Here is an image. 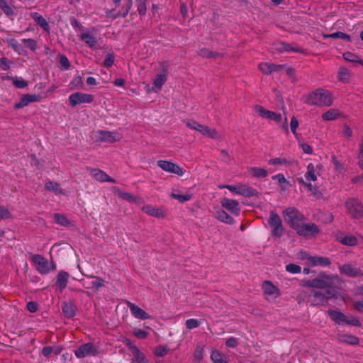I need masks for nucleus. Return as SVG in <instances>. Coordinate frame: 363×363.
<instances>
[{
    "label": "nucleus",
    "mask_w": 363,
    "mask_h": 363,
    "mask_svg": "<svg viewBox=\"0 0 363 363\" xmlns=\"http://www.w3.org/2000/svg\"><path fill=\"white\" fill-rule=\"evenodd\" d=\"M295 230L299 235L303 237L315 236L320 232L318 227L315 223H300Z\"/></svg>",
    "instance_id": "nucleus-11"
},
{
    "label": "nucleus",
    "mask_w": 363,
    "mask_h": 363,
    "mask_svg": "<svg viewBox=\"0 0 363 363\" xmlns=\"http://www.w3.org/2000/svg\"><path fill=\"white\" fill-rule=\"evenodd\" d=\"M198 55L205 58H217L223 57L222 53L212 52L209 49L206 48H200L198 51Z\"/></svg>",
    "instance_id": "nucleus-36"
},
{
    "label": "nucleus",
    "mask_w": 363,
    "mask_h": 363,
    "mask_svg": "<svg viewBox=\"0 0 363 363\" xmlns=\"http://www.w3.org/2000/svg\"><path fill=\"white\" fill-rule=\"evenodd\" d=\"M128 345H129V343ZM130 349L133 357L132 363H147L145 354L141 352L136 346L130 344Z\"/></svg>",
    "instance_id": "nucleus-28"
},
{
    "label": "nucleus",
    "mask_w": 363,
    "mask_h": 363,
    "mask_svg": "<svg viewBox=\"0 0 363 363\" xmlns=\"http://www.w3.org/2000/svg\"><path fill=\"white\" fill-rule=\"evenodd\" d=\"M248 171L252 176L257 178H264L268 175L267 171L260 167H251Z\"/></svg>",
    "instance_id": "nucleus-42"
},
{
    "label": "nucleus",
    "mask_w": 363,
    "mask_h": 363,
    "mask_svg": "<svg viewBox=\"0 0 363 363\" xmlns=\"http://www.w3.org/2000/svg\"><path fill=\"white\" fill-rule=\"evenodd\" d=\"M114 55L113 54L108 53L104 61V65L106 67H111L114 63Z\"/></svg>",
    "instance_id": "nucleus-64"
},
{
    "label": "nucleus",
    "mask_w": 363,
    "mask_h": 363,
    "mask_svg": "<svg viewBox=\"0 0 363 363\" xmlns=\"http://www.w3.org/2000/svg\"><path fill=\"white\" fill-rule=\"evenodd\" d=\"M276 49L280 52H296V53H304V50L298 46H292L286 43L278 42L276 44Z\"/></svg>",
    "instance_id": "nucleus-22"
},
{
    "label": "nucleus",
    "mask_w": 363,
    "mask_h": 363,
    "mask_svg": "<svg viewBox=\"0 0 363 363\" xmlns=\"http://www.w3.org/2000/svg\"><path fill=\"white\" fill-rule=\"evenodd\" d=\"M323 38L325 39H326V38H340V39L345 40L347 42L351 41V37L349 35H347L345 33L340 32V31H337V32H335V33H333L331 34L323 35Z\"/></svg>",
    "instance_id": "nucleus-43"
},
{
    "label": "nucleus",
    "mask_w": 363,
    "mask_h": 363,
    "mask_svg": "<svg viewBox=\"0 0 363 363\" xmlns=\"http://www.w3.org/2000/svg\"><path fill=\"white\" fill-rule=\"evenodd\" d=\"M338 279L336 276L320 274L318 277L307 281L304 286L313 288L309 296L311 306H326L330 299L340 298L345 301V296L336 286Z\"/></svg>",
    "instance_id": "nucleus-1"
},
{
    "label": "nucleus",
    "mask_w": 363,
    "mask_h": 363,
    "mask_svg": "<svg viewBox=\"0 0 363 363\" xmlns=\"http://www.w3.org/2000/svg\"><path fill=\"white\" fill-rule=\"evenodd\" d=\"M91 175L97 181L100 182H112L115 183L116 180L109 177L105 172L99 169H89Z\"/></svg>",
    "instance_id": "nucleus-21"
},
{
    "label": "nucleus",
    "mask_w": 363,
    "mask_h": 363,
    "mask_svg": "<svg viewBox=\"0 0 363 363\" xmlns=\"http://www.w3.org/2000/svg\"><path fill=\"white\" fill-rule=\"evenodd\" d=\"M216 218L220 222L226 224L232 225L235 223L233 218L223 209H219L216 211Z\"/></svg>",
    "instance_id": "nucleus-33"
},
{
    "label": "nucleus",
    "mask_w": 363,
    "mask_h": 363,
    "mask_svg": "<svg viewBox=\"0 0 363 363\" xmlns=\"http://www.w3.org/2000/svg\"><path fill=\"white\" fill-rule=\"evenodd\" d=\"M62 313L67 318H73L76 314L77 306L72 302H64L62 305Z\"/></svg>",
    "instance_id": "nucleus-27"
},
{
    "label": "nucleus",
    "mask_w": 363,
    "mask_h": 363,
    "mask_svg": "<svg viewBox=\"0 0 363 363\" xmlns=\"http://www.w3.org/2000/svg\"><path fill=\"white\" fill-rule=\"evenodd\" d=\"M271 63L269 62H261L259 64V69L264 74H270L271 72Z\"/></svg>",
    "instance_id": "nucleus-56"
},
{
    "label": "nucleus",
    "mask_w": 363,
    "mask_h": 363,
    "mask_svg": "<svg viewBox=\"0 0 363 363\" xmlns=\"http://www.w3.org/2000/svg\"><path fill=\"white\" fill-rule=\"evenodd\" d=\"M93 101V95L82 92H75L69 96V103L72 107L81 104H90Z\"/></svg>",
    "instance_id": "nucleus-10"
},
{
    "label": "nucleus",
    "mask_w": 363,
    "mask_h": 363,
    "mask_svg": "<svg viewBox=\"0 0 363 363\" xmlns=\"http://www.w3.org/2000/svg\"><path fill=\"white\" fill-rule=\"evenodd\" d=\"M328 313L330 318L337 324H344L347 321L345 315L339 311L329 310Z\"/></svg>",
    "instance_id": "nucleus-31"
},
{
    "label": "nucleus",
    "mask_w": 363,
    "mask_h": 363,
    "mask_svg": "<svg viewBox=\"0 0 363 363\" xmlns=\"http://www.w3.org/2000/svg\"><path fill=\"white\" fill-rule=\"evenodd\" d=\"M114 193L117 194L120 198L128 201L129 202L139 203L140 199L130 193L124 192L120 190L118 187H114Z\"/></svg>",
    "instance_id": "nucleus-29"
},
{
    "label": "nucleus",
    "mask_w": 363,
    "mask_h": 363,
    "mask_svg": "<svg viewBox=\"0 0 363 363\" xmlns=\"http://www.w3.org/2000/svg\"><path fill=\"white\" fill-rule=\"evenodd\" d=\"M282 214L285 220L294 230L305 220V216L294 207L287 208L283 211Z\"/></svg>",
    "instance_id": "nucleus-5"
},
{
    "label": "nucleus",
    "mask_w": 363,
    "mask_h": 363,
    "mask_svg": "<svg viewBox=\"0 0 363 363\" xmlns=\"http://www.w3.org/2000/svg\"><path fill=\"white\" fill-rule=\"evenodd\" d=\"M337 240L342 245L347 246H355L359 242L357 238L351 234H341L337 236Z\"/></svg>",
    "instance_id": "nucleus-25"
},
{
    "label": "nucleus",
    "mask_w": 363,
    "mask_h": 363,
    "mask_svg": "<svg viewBox=\"0 0 363 363\" xmlns=\"http://www.w3.org/2000/svg\"><path fill=\"white\" fill-rule=\"evenodd\" d=\"M54 219L55 223L62 226H68L70 224L69 220L65 216L60 213H55Z\"/></svg>",
    "instance_id": "nucleus-49"
},
{
    "label": "nucleus",
    "mask_w": 363,
    "mask_h": 363,
    "mask_svg": "<svg viewBox=\"0 0 363 363\" xmlns=\"http://www.w3.org/2000/svg\"><path fill=\"white\" fill-rule=\"evenodd\" d=\"M204 356V350L201 346H197L194 354V358L195 363H201V360L203 359Z\"/></svg>",
    "instance_id": "nucleus-51"
},
{
    "label": "nucleus",
    "mask_w": 363,
    "mask_h": 363,
    "mask_svg": "<svg viewBox=\"0 0 363 363\" xmlns=\"http://www.w3.org/2000/svg\"><path fill=\"white\" fill-rule=\"evenodd\" d=\"M262 289L264 298L267 301H274L281 296L280 289L270 281H264L262 284Z\"/></svg>",
    "instance_id": "nucleus-8"
},
{
    "label": "nucleus",
    "mask_w": 363,
    "mask_h": 363,
    "mask_svg": "<svg viewBox=\"0 0 363 363\" xmlns=\"http://www.w3.org/2000/svg\"><path fill=\"white\" fill-rule=\"evenodd\" d=\"M133 333L138 339H145L147 335V333L146 331L137 328H133Z\"/></svg>",
    "instance_id": "nucleus-60"
},
{
    "label": "nucleus",
    "mask_w": 363,
    "mask_h": 363,
    "mask_svg": "<svg viewBox=\"0 0 363 363\" xmlns=\"http://www.w3.org/2000/svg\"><path fill=\"white\" fill-rule=\"evenodd\" d=\"M286 269L288 272L292 274H298L301 272V267L295 264H289L286 266Z\"/></svg>",
    "instance_id": "nucleus-57"
},
{
    "label": "nucleus",
    "mask_w": 363,
    "mask_h": 363,
    "mask_svg": "<svg viewBox=\"0 0 363 363\" xmlns=\"http://www.w3.org/2000/svg\"><path fill=\"white\" fill-rule=\"evenodd\" d=\"M41 96L39 94H24L20 99V101L15 104L16 109H20L28 105L30 103L40 101Z\"/></svg>",
    "instance_id": "nucleus-20"
},
{
    "label": "nucleus",
    "mask_w": 363,
    "mask_h": 363,
    "mask_svg": "<svg viewBox=\"0 0 363 363\" xmlns=\"http://www.w3.org/2000/svg\"><path fill=\"white\" fill-rule=\"evenodd\" d=\"M69 277V274L65 271H60L57 274L55 286L60 292L66 288Z\"/></svg>",
    "instance_id": "nucleus-24"
},
{
    "label": "nucleus",
    "mask_w": 363,
    "mask_h": 363,
    "mask_svg": "<svg viewBox=\"0 0 363 363\" xmlns=\"http://www.w3.org/2000/svg\"><path fill=\"white\" fill-rule=\"evenodd\" d=\"M184 122L189 128L199 131L203 135H205V131L206 130L208 126L200 124L194 120H187Z\"/></svg>",
    "instance_id": "nucleus-35"
},
{
    "label": "nucleus",
    "mask_w": 363,
    "mask_h": 363,
    "mask_svg": "<svg viewBox=\"0 0 363 363\" xmlns=\"http://www.w3.org/2000/svg\"><path fill=\"white\" fill-rule=\"evenodd\" d=\"M213 363H228L225 354L219 350H213L211 354Z\"/></svg>",
    "instance_id": "nucleus-37"
},
{
    "label": "nucleus",
    "mask_w": 363,
    "mask_h": 363,
    "mask_svg": "<svg viewBox=\"0 0 363 363\" xmlns=\"http://www.w3.org/2000/svg\"><path fill=\"white\" fill-rule=\"evenodd\" d=\"M221 206L227 209L233 215L238 216L240 213V203L238 201L223 198L220 201Z\"/></svg>",
    "instance_id": "nucleus-15"
},
{
    "label": "nucleus",
    "mask_w": 363,
    "mask_h": 363,
    "mask_svg": "<svg viewBox=\"0 0 363 363\" xmlns=\"http://www.w3.org/2000/svg\"><path fill=\"white\" fill-rule=\"evenodd\" d=\"M96 352L97 350L92 343L83 344L74 351V354L78 358H84L89 355H94Z\"/></svg>",
    "instance_id": "nucleus-16"
},
{
    "label": "nucleus",
    "mask_w": 363,
    "mask_h": 363,
    "mask_svg": "<svg viewBox=\"0 0 363 363\" xmlns=\"http://www.w3.org/2000/svg\"><path fill=\"white\" fill-rule=\"evenodd\" d=\"M45 189L49 191L54 192L55 194H65V190L60 187V184L52 181H48L45 183Z\"/></svg>",
    "instance_id": "nucleus-34"
},
{
    "label": "nucleus",
    "mask_w": 363,
    "mask_h": 363,
    "mask_svg": "<svg viewBox=\"0 0 363 363\" xmlns=\"http://www.w3.org/2000/svg\"><path fill=\"white\" fill-rule=\"evenodd\" d=\"M347 213L353 218L363 217V204L354 198H349L345 203Z\"/></svg>",
    "instance_id": "nucleus-6"
},
{
    "label": "nucleus",
    "mask_w": 363,
    "mask_h": 363,
    "mask_svg": "<svg viewBox=\"0 0 363 363\" xmlns=\"http://www.w3.org/2000/svg\"><path fill=\"white\" fill-rule=\"evenodd\" d=\"M343 57L345 60L351 62H357L363 65V60L359 57L351 52H346L343 54Z\"/></svg>",
    "instance_id": "nucleus-45"
},
{
    "label": "nucleus",
    "mask_w": 363,
    "mask_h": 363,
    "mask_svg": "<svg viewBox=\"0 0 363 363\" xmlns=\"http://www.w3.org/2000/svg\"><path fill=\"white\" fill-rule=\"evenodd\" d=\"M268 164L269 165H274V166H284V165H288L291 164V162L287 160L286 158L284 157H275L272 158L269 160H268Z\"/></svg>",
    "instance_id": "nucleus-46"
},
{
    "label": "nucleus",
    "mask_w": 363,
    "mask_h": 363,
    "mask_svg": "<svg viewBox=\"0 0 363 363\" xmlns=\"http://www.w3.org/2000/svg\"><path fill=\"white\" fill-rule=\"evenodd\" d=\"M13 84L18 89H23L26 87L28 85V83L27 81L21 78L14 77L13 79Z\"/></svg>",
    "instance_id": "nucleus-54"
},
{
    "label": "nucleus",
    "mask_w": 363,
    "mask_h": 363,
    "mask_svg": "<svg viewBox=\"0 0 363 363\" xmlns=\"http://www.w3.org/2000/svg\"><path fill=\"white\" fill-rule=\"evenodd\" d=\"M143 211L148 215L157 216L159 215V212L157 209L152 208L150 206H145L143 208Z\"/></svg>",
    "instance_id": "nucleus-63"
},
{
    "label": "nucleus",
    "mask_w": 363,
    "mask_h": 363,
    "mask_svg": "<svg viewBox=\"0 0 363 363\" xmlns=\"http://www.w3.org/2000/svg\"><path fill=\"white\" fill-rule=\"evenodd\" d=\"M168 74V65L163 63L160 65V86L166 82Z\"/></svg>",
    "instance_id": "nucleus-50"
},
{
    "label": "nucleus",
    "mask_w": 363,
    "mask_h": 363,
    "mask_svg": "<svg viewBox=\"0 0 363 363\" xmlns=\"http://www.w3.org/2000/svg\"><path fill=\"white\" fill-rule=\"evenodd\" d=\"M255 110L257 113H258V114L261 117H262L264 118H267L269 111L265 109L264 107H262L261 106H256L255 107Z\"/></svg>",
    "instance_id": "nucleus-61"
},
{
    "label": "nucleus",
    "mask_w": 363,
    "mask_h": 363,
    "mask_svg": "<svg viewBox=\"0 0 363 363\" xmlns=\"http://www.w3.org/2000/svg\"><path fill=\"white\" fill-rule=\"evenodd\" d=\"M213 139H218L220 138V135L216 130V129L210 128L208 126L205 131V135Z\"/></svg>",
    "instance_id": "nucleus-62"
},
{
    "label": "nucleus",
    "mask_w": 363,
    "mask_h": 363,
    "mask_svg": "<svg viewBox=\"0 0 363 363\" xmlns=\"http://www.w3.org/2000/svg\"><path fill=\"white\" fill-rule=\"evenodd\" d=\"M22 42L32 51H35L37 48V42L34 39H23Z\"/></svg>",
    "instance_id": "nucleus-58"
},
{
    "label": "nucleus",
    "mask_w": 363,
    "mask_h": 363,
    "mask_svg": "<svg viewBox=\"0 0 363 363\" xmlns=\"http://www.w3.org/2000/svg\"><path fill=\"white\" fill-rule=\"evenodd\" d=\"M70 68V62L68 58L64 55L60 56V69L62 70H68Z\"/></svg>",
    "instance_id": "nucleus-52"
},
{
    "label": "nucleus",
    "mask_w": 363,
    "mask_h": 363,
    "mask_svg": "<svg viewBox=\"0 0 363 363\" xmlns=\"http://www.w3.org/2000/svg\"><path fill=\"white\" fill-rule=\"evenodd\" d=\"M340 272L350 277H356L363 275L359 268L354 267L352 264H345L340 267Z\"/></svg>",
    "instance_id": "nucleus-17"
},
{
    "label": "nucleus",
    "mask_w": 363,
    "mask_h": 363,
    "mask_svg": "<svg viewBox=\"0 0 363 363\" xmlns=\"http://www.w3.org/2000/svg\"><path fill=\"white\" fill-rule=\"evenodd\" d=\"M200 325V322L195 318L188 319L186 321V326L188 329L192 330L198 328Z\"/></svg>",
    "instance_id": "nucleus-59"
},
{
    "label": "nucleus",
    "mask_w": 363,
    "mask_h": 363,
    "mask_svg": "<svg viewBox=\"0 0 363 363\" xmlns=\"http://www.w3.org/2000/svg\"><path fill=\"white\" fill-rule=\"evenodd\" d=\"M32 18L34 19L36 23L43 28L45 30L48 31L50 30L49 24L43 16L35 12L32 13Z\"/></svg>",
    "instance_id": "nucleus-38"
},
{
    "label": "nucleus",
    "mask_w": 363,
    "mask_h": 363,
    "mask_svg": "<svg viewBox=\"0 0 363 363\" xmlns=\"http://www.w3.org/2000/svg\"><path fill=\"white\" fill-rule=\"evenodd\" d=\"M160 168L164 171L182 177L184 174L185 170L176 163L167 160H160Z\"/></svg>",
    "instance_id": "nucleus-12"
},
{
    "label": "nucleus",
    "mask_w": 363,
    "mask_h": 363,
    "mask_svg": "<svg viewBox=\"0 0 363 363\" xmlns=\"http://www.w3.org/2000/svg\"><path fill=\"white\" fill-rule=\"evenodd\" d=\"M127 306L129 308L130 313L133 316H134L135 318L141 319V320H145L150 318V315L147 313H146L143 309L138 307L135 303L127 301L126 302Z\"/></svg>",
    "instance_id": "nucleus-18"
},
{
    "label": "nucleus",
    "mask_w": 363,
    "mask_h": 363,
    "mask_svg": "<svg viewBox=\"0 0 363 363\" xmlns=\"http://www.w3.org/2000/svg\"><path fill=\"white\" fill-rule=\"evenodd\" d=\"M97 140L101 142L114 143L121 139V135L116 131L98 130L96 133Z\"/></svg>",
    "instance_id": "nucleus-13"
},
{
    "label": "nucleus",
    "mask_w": 363,
    "mask_h": 363,
    "mask_svg": "<svg viewBox=\"0 0 363 363\" xmlns=\"http://www.w3.org/2000/svg\"><path fill=\"white\" fill-rule=\"evenodd\" d=\"M305 102L311 106H330L333 104V96L326 89H317L306 96Z\"/></svg>",
    "instance_id": "nucleus-2"
},
{
    "label": "nucleus",
    "mask_w": 363,
    "mask_h": 363,
    "mask_svg": "<svg viewBox=\"0 0 363 363\" xmlns=\"http://www.w3.org/2000/svg\"><path fill=\"white\" fill-rule=\"evenodd\" d=\"M337 340L339 342L350 345H357L359 342V340L357 337L350 334L340 333L337 335Z\"/></svg>",
    "instance_id": "nucleus-26"
},
{
    "label": "nucleus",
    "mask_w": 363,
    "mask_h": 363,
    "mask_svg": "<svg viewBox=\"0 0 363 363\" xmlns=\"http://www.w3.org/2000/svg\"><path fill=\"white\" fill-rule=\"evenodd\" d=\"M112 8L106 11V16L112 19L125 18L132 7V0L121 4V0H113Z\"/></svg>",
    "instance_id": "nucleus-4"
},
{
    "label": "nucleus",
    "mask_w": 363,
    "mask_h": 363,
    "mask_svg": "<svg viewBox=\"0 0 363 363\" xmlns=\"http://www.w3.org/2000/svg\"><path fill=\"white\" fill-rule=\"evenodd\" d=\"M12 65L13 62L6 57H2L0 59V69L4 71L9 70Z\"/></svg>",
    "instance_id": "nucleus-53"
},
{
    "label": "nucleus",
    "mask_w": 363,
    "mask_h": 363,
    "mask_svg": "<svg viewBox=\"0 0 363 363\" xmlns=\"http://www.w3.org/2000/svg\"><path fill=\"white\" fill-rule=\"evenodd\" d=\"M332 162L334 165V169L337 174H342L345 172V169L335 156L332 157Z\"/></svg>",
    "instance_id": "nucleus-48"
},
{
    "label": "nucleus",
    "mask_w": 363,
    "mask_h": 363,
    "mask_svg": "<svg viewBox=\"0 0 363 363\" xmlns=\"http://www.w3.org/2000/svg\"><path fill=\"white\" fill-rule=\"evenodd\" d=\"M350 72L345 67H340L338 70V79L342 82H348L350 78Z\"/></svg>",
    "instance_id": "nucleus-41"
},
{
    "label": "nucleus",
    "mask_w": 363,
    "mask_h": 363,
    "mask_svg": "<svg viewBox=\"0 0 363 363\" xmlns=\"http://www.w3.org/2000/svg\"><path fill=\"white\" fill-rule=\"evenodd\" d=\"M12 5V0H0V9L7 16H11L15 14Z\"/></svg>",
    "instance_id": "nucleus-32"
},
{
    "label": "nucleus",
    "mask_w": 363,
    "mask_h": 363,
    "mask_svg": "<svg viewBox=\"0 0 363 363\" xmlns=\"http://www.w3.org/2000/svg\"><path fill=\"white\" fill-rule=\"evenodd\" d=\"M340 116V113L337 109H330L322 115L323 121H329L338 118Z\"/></svg>",
    "instance_id": "nucleus-40"
},
{
    "label": "nucleus",
    "mask_w": 363,
    "mask_h": 363,
    "mask_svg": "<svg viewBox=\"0 0 363 363\" xmlns=\"http://www.w3.org/2000/svg\"><path fill=\"white\" fill-rule=\"evenodd\" d=\"M268 223L272 228V235L280 238L284 233V226L280 216L274 211H271L268 219Z\"/></svg>",
    "instance_id": "nucleus-7"
},
{
    "label": "nucleus",
    "mask_w": 363,
    "mask_h": 363,
    "mask_svg": "<svg viewBox=\"0 0 363 363\" xmlns=\"http://www.w3.org/2000/svg\"><path fill=\"white\" fill-rule=\"evenodd\" d=\"M323 168L321 164L315 165L313 163H309L307 165L306 172L305 173V180L303 178L298 179L299 184L304 185L310 191L315 193L317 188L311 184V182H315L318 176L320 175V170Z\"/></svg>",
    "instance_id": "nucleus-3"
},
{
    "label": "nucleus",
    "mask_w": 363,
    "mask_h": 363,
    "mask_svg": "<svg viewBox=\"0 0 363 363\" xmlns=\"http://www.w3.org/2000/svg\"><path fill=\"white\" fill-rule=\"evenodd\" d=\"M267 119L274 121L278 124H279L280 127L286 132L289 131L287 118L285 117L284 120H282V116L281 113H277L274 111H269Z\"/></svg>",
    "instance_id": "nucleus-23"
},
{
    "label": "nucleus",
    "mask_w": 363,
    "mask_h": 363,
    "mask_svg": "<svg viewBox=\"0 0 363 363\" xmlns=\"http://www.w3.org/2000/svg\"><path fill=\"white\" fill-rule=\"evenodd\" d=\"M170 196L172 199L177 200L180 203H184L186 201H190L193 197V194L189 192H186L185 194H180L179 192L177 191L172 192L170 194Z\"/></svg>",
    "instance_id": "nucleus-39"
},
{
    "label": "nucleus",
    "mask_w": 363,
    "mask_h": 363,
    "mask_svg": "<svg viewBox=\"0 0 363 363\" xmlns=\"http://www.w3.org/2000/svg\"><path fill=\"white\" fill-rule=\"evenodd\" d=\"M32 262L35 264L36 269L40 274H48L50 271L48 260L40 255H34L31 258Z\"/></svg>",
    "instance_id": "nucleus-14"
},
{
    "label": "nucleus",
    "mask_w": 363,
    "mask_h": 363,
    "mask_svg": "<svg viewBox=\"0 0 363 363\" xmlns=\"http://www.w3.org/2000/svg\"><path fill=\"white\" fill-rule=\"evenodd\" d=\"M11 218V213L9 210L4 206L0 205V220L9 219Z\"/></svg>",
    "instance_id": "nucleus-55"
},
{
    "label": "nucleus",
    "mask_w": 363,
    "mask_h": 363,
    "mask_svg": "<svg viewBox=\"0 0 363 363\" xmlns=\"http://www.w3.org/2000/svg\"><path fill=\"white\" fill-rule=\"evenodd\" d=\"M220 189H227L231 192H235L237 194L245 196H253L256 195V191L253 188L247 185H221L219 186Z\"/></svg>",
    "instance_id": "nucleus-9"
},
{
    "label": "nucleus",
    "mask_w": 363,
    "mask_h": 363,
    "mask_svg": "<svg viewBox=\"0 0 363 363\" xmlns=\"http://www.w3.org/2000/svg\"><path fill=\"white\" fill-rule=\"evenodd\" d=\"M8 47L11 48L18 53H21V46L18 41L13 38H8L6 39Z\"/></svg>",
    "instance_id": "nucleus-47"
},
{
    "label": "nucleus",
    "mask_w": 363,
    "mask_h": 363,
    "mask_svg": "<svg viewBox=\"0 0 363 363\" xmlns=\"http://www.w3.org/2000/svg\"><path fill=\"white\" fill-rule=\"evenodd\" d=\"M304 258L307 259L308 264L315 267V266H321V267H328L331 264V262L329 258L325 257H318V256H309L306 255Z\"/></svg>",
    "instance_id": "nucleus-19"
},
{
    "label": "nucleus",
    "mask_w": 363,
    "mask_h": 363,
    "mask_svg": "<svg viewBox=\"0 0 363 363\" xmlns=\"http://www.w3.org/2000/svg\"><path fill=\"white\" fill-rule=\"evenodd\" d=\"M91 278H94L95 280L91 281L89 286H86L87 289H93L96 291L100 288L104 286V280L99 277L90 276Z\"/></svg>",
    "instance_id": "nucleus-44"
},
{
    "label": "nucleus",
    "mask_w": 363,
    "mask_h": 363,
    "mask_svg": "<svg viewBox=\"0 0 363 363\" xmlns=\"http://www.w3.org/2000/svg\"><path fill=\"white\" fill-rule=\"evenodd\" d=\"M79 37L91 49L95 50L96 48L97 39L89 32H83L80 34Z\"/></svg>",
    "instance_id": "nucleus-30"
}]
</instances>
